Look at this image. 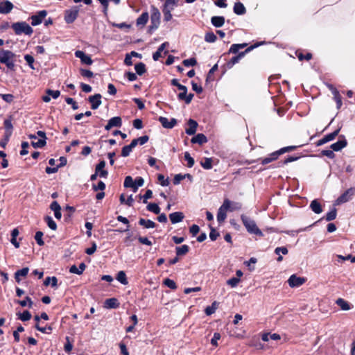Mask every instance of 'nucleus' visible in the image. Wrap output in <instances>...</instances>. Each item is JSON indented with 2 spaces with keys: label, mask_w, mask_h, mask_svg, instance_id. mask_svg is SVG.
<instances>
[{
  "label": "nucleus",
  "mask_w": 355,
  "mask_h": 355,
  "mask_svg": "<svg viewBox=\"0 0 355 355\" xmlns=\"http://www.w3.org/2000/svg\"><path fill=\"white\" fill-rule=\"evenodd\" d=\"M321 154H322V155L326 156L329 159H334L336 156L335 153H334V150L332 149L331 150H330V149L322 150L321 151Z\"/></svg>",
  "instance_id": "57"
},
{
  "label": "nucleus",
  "mask_w": 355,
  "mask_h": 355,
  "mask_svg": "<svg viewBox=\"0 0 355 355\" xmlns=\"http://www.w3.org/2000/svg\"><path fill=\"white\" fill-rule=\"evenodd\" d=\"M86 268L85 263L82 262L79 264L78 268L76 265H73L69 268V272L76 275H81Z\"/></svg>",
  "instance_id": "24"
},
{
  "label": "nucleus",
  "mask_w": 355,
  "mask_h": 355,
  "mask_svg": "<svg viewBox=\"0 0 355 355\" xmlns=\"http://www.w3.org/2000/svg\"><path fill=\"white\" fill-rule=\"evenodd\" d=\"M106 185L103 181H99L98 184L92 185V189L94 191H103L105 189Z\"/></svg>",
  "instance_id": "52"
},
{
  "label": "nucleus",
  "mask_w": 355,
  "mask_h": 355,
  "mask_svg": "<svg viewBox=\"0 0 355 355\" xmlns=\"http://www.w3.org/2000/svg\"><path fill=\"white\" fill-rule=\"evenodd\" d=\"M184 215L181 211H176L169 214V218L172 224H176L183 220Z\"/></svg>",
  "instance_id": "20"
},
{
  "label": "nucleus",
  "mask_w": 355,
  "mask_h": 355,
  "mask_svg": "<svg viewBox=\"0 0 355 355\" xmlns=\"http://www.w3.org/2000/svg\"><path fill=\"white\" fill-rule=\"evenodd\" d=\"M132 150V149L128 145L123 146L121 150V156L124 157H128Z\"/></svg>",
  "instance_id": "64"
},
{
  "label": "nucleus",
  "mask_w": 355,
  "mask_h": 355,
  "mask_svg": "<svg viewBox=\"0 0 355 355\" xmlns=\"http://www.w3.org/2000/svg\"><path fill=\"white\" fill-rule=\"evenodd\" d=\"M233 10L237 15H243L246 13L245 7L241 2H236L234 3Z\"/></svg>",
  "instance_id": "28"
},
{
  "label": "nucleus",
  "mask_w": 355,
  "mask_h": 355,
  "mask_svg": "<svg viewBox=\"0 0 355 355\" xmlns=\"http://www.w3.org/2000/svg\"><path fill=\"white\" fill-rule=\"evenodd\" d=\"M212 162V158L205 157L203 161L200 162V165L204 169L209 170L213 167Z\"/></svg>",
  "instance_id": "37"
},
{
  "label": "nucleus",
  "mask_w": 355,
  "mask_h": 355,
  "mask_svg": "<svg viewBox=\"0 0 355 355\" xmlns=\"http://www.w3.org/2000/svg\"><path fill=\"white\" fill-rule=\"evenodd\" d=\"M306 279L304 277H297L296 275H292L288 279L289 286L291 288L299 287L302 286Z\"/></svg>",
  "instance_id": "11"
},
{
  "label": "nucleus",
  "mask_w": 355,
  "mask_h": 355,
  "mask_svg": "<svg viewBox=\"0 0 355 355\" xmlns=\"http://www.w3.org/2000/svg\"><path fill=\"white\" fill-rule=\"evenodd\" d=\"M225 21V17L223 16H214L211 18V23L216 28L222 27Z\"/></svg>",
  "instance_id": "25"
},
{
  "label": "nucleus",
  "mask_w": 355,
  "mask_h": 355,
  "mask_svg": "<svg viewBox=\"0 0 355 355\" xmlns=\"http://www.w3.org/2000/svg\"><path fill=\"white\" fill-rule=\"evenodd\" d=\"M101 95L100 94H96L93 96H90L88 98V101L91 103V108L92 110H96L101 105Z\"/></svg>",
  "instance_id": "13"
},
{
  "label": "nucleus",
  "mask_w": 355,
  "mask_h": 355,
  "mask_svg": "<svg viewBox=\"0 0 355 355\" xmlns=\"http://www.w3.org/2000/svg\"><path fill=\"white\" fill-rule=\"evenodd\" d=\"M139 224L141 226H144L145 228L150 229V228H154L156 226V224L155 222H153L151 220H146L144 218H140L139 220Z\"/></svg>",
  "instance_id": "31"
},
{
  "label": "nucleus",
  "mask_w": 355,
  "mask_h": 355,
  "mask_svg": "<svg viewBox=\"0 0 355 355\" xmlns=\"http://www.w3.org/2000/svg\"><path fill=\"white\" fill-rule=\"evenodd\" d=\"M146 209L148 211H151L155 214H159L160 212V208L156 203H149L147 205Z\"/></svg>",
  "instance_id": "43"
},
{
  "label": "nucleus",
  "mask_w": 355,
  "mask_h": 355,
  "mask_svg": "<svg viewBox=\"0 0 355 355\" xmlns=\"http://www.w3.org/2000/svg\"><path fill=\"white\" fill-rule=\"evenodd\" d=\"M35 328L43 334H50L53 330V327L51 325L46 327H40V324H35Z\"/></svg>",
  "instance_id": "42"
},
{
  "label": "nucleus",
  "mask_w": 355,
  "mask_h": 355,
  "mask_svg": "<svg viewBox=\"0 0 355 355\" xmlns=\"http://www.w3.org/2000/svg\"><path fill=\"white\" fill-rule=\"evenodd\" d=\"M189 251V247L187 245H182L175 248V252L177 256L185 255Z\"/></svg>",
  "instance_id": "33"
},
{
  "label": "nucleus",
  "mask_w": 355,
  "mask_h": 355,
  "mask_svg": "<svg viewBox=\"0 0 355 355\" xmlns=\"http://www.w3.org/2000/svg\"><path fill=\"white\" fill-rule=\"evenodd\" d=\"M150 12L151 25L149 26L150 31L157 29L160 23V12L159 9L155 6H151Z\"/></svg>",
  "instance_id": "5"
},
{
  "label": "nucleus",
  "mask_w": 355,
  "mask_h": 355,
  "mask_svg": "<svg viewBox=\"0 0 355 355\" xmlns=\"http://www.w3.org/2000/svg\"><path fill=\"white\" fill-rule=\"evenodd\" d=\"M46 15L47 12L45 10H40L36 15H32L31 17V25L35 26L40 24Z\"/></svg>",
  "instance_id": "8"
},
{
  "label": "nucleus",
  "mask_w": 355,
  "mask_h": 355,
  "mask_svg": "<svg viewBox=\"0 0 355 355\" xmlns=\"http://www.w3.org/2000/svg\"><path fill=\"white\" fill-rule=\"evenodd\" d=\"M149 18L148 13L147 12H143L137 19V26H144L148 22Z\"/></svg>",
  "instance_id": "30"
},
{
  "label": "nucleus",
  "mask_w": 355,
  "mask_h": 355,
  "mask_svg": "<svg viewBox=\"0 0 355 355\" xmlns=\"http://www.w3.org/2000/svg\"><path fill=\"white\" fill-rule=\"evenodd\" d=\"M309 207L315 214H319L322 212V206L317 199L312 200Z\"/></svg>",
  "instance_id": "29"
},
{
  "label": "nucleus",
  "mask_w": 355,
  "mask_h": 355,
  "mask_svg": "<svg viewBox=\"0 0 355 355\" xmlns=\"http://www.w3.org/2000/svg\"><path fill=\"white\" fill-rule=\"evenodd\" d=\"M184 159L187 162V166L191 168L194 165V159L191 156L189 152L184 153Z\"/></svg>",
  "instance_id": "50"
},
{
  "label": "nucleus",
  "mask_w": 355,
  "mask_h": 355,
  "mask_svg": "<svg viewBox=\"0 0 355 355\" xmlns=\"http://www.w3.org/2000/svg\"><path fill=\"white\" fill-rule=\"evenodd\" d=\"M354 188H349L347 189L343 194H341L336 200L335 205H338L349 201L352 196L354 195Z\"/></svg>",
  "instance_id": "7"
},
{
  "label": "nucleus",
  "mask_w": 355,
  "mask_h": 355,
  "mask_svg": "<svg viewBox=\"0 0 355 355\" xmlns=\"http://www.w3.org/2000/svg\"><path fill=\"white\" fill-rule=\"evenodd\" d=\"M347 145V141L345 139V136L340 135L339 137V139L336 142L332 144L330 146V148L334 151L338 152V151L341 150L345 147H346Z\"/></svg>",
  "instance_id": "10"
},
{
  "label": "nucleus",
  "mask_w": 355,
  "mask_h": 355,
  "mask_svg": "<svg viewBox=\"0 0 355 355\" xmlns=\"http://www.w3.org/2000/svg\"><path fill=\"white\" fill-rule=\"evenodd\" d=\"M232 201L228 199H225L223 205L218 208L217 212V221L222 223L227 218V211L230 209Z\"/></svg>",
  "instance_id": "4"
},
{
  "label": "nucleus",
  "mask_w": 355,
  "mask_h": 355,
  "mask_svg": "<svg viewBox=\"0 0 355 355\" xmlns=\"http://www.w3.org/2000/svg\"><path fill=\"white\" fill-rule=\"evenodd\" d=\"M182 63L185 67H193L197 64V60L195 58H191L189 59L184 60Z\"/></svg>",
  "instance_id": "54"
},
{
  "label": "nucleus",
  "mask_w": 355,
  "mask_h": 355,
  "mask_svg": "<svg viewBox=\"0 0 355 355\" xmlns=\"http://www.w3.org/2000/svg\"><path fill=\"white\" fill-rule=\"evenodd\" d=\"M218 303L216 301H214L211 306H208L205 309V313L207 315H211L214 313H215L216 310L218 309Z\"/></svg>",
  "instance_id": "34"
},
{
  "label": "nucleus",
  "mask_w": 355,
  "mask_h": 355,
  "mask_svg": "<svg viewBox=\"0 0 355 355\" xmlns=\"http://www.w3.org/2000/svg\"><path fill=\"white\" fill-rule=\"evenodd\" d=\"M189 128L185 130V132L189 135H193L198 127V123L193 120L190 119L188 121Z\"/></svg>",
  "instance_id": "21"
},
{
  "label": "nucleus",
  "mask_w": 355,
  "mask_h": 355,
  "mask_svg": "<svg viewBox=\"0 0 355 355\" xmlns=\"http://www.w3.org/2000/svg\"><path fill=\"white\" fill-rule=\"evenodd\" d=\"M46 95L42 96V101L45 103H49L51 101V96L53 99H57L60 95V92L59 90L48 89L46 90Z\"/></svg>",
  "instance_id": "17"
},
{
  "label": "nucleus",
  "mask_w": 355,
  "mask_h": 355,
  "mask_svg": "<svg viewBox=\"0 0 355 355\" xmlns=\"http://www.w3.org/2000/svg\"><path fill=\"white\" fill-rule=\"evenodd\" d=\"M192 144H198L202 145L207 142V137L202 133H198L193 137H192L191 140Z\"/></svg>",
  "instance_id": "26"
},
{
  "label": "nucleus",
  "mask_w": 355,
  "mask_h": 355,
  "mask_svg": "<svg viewBox=\"0 0 355 355\" xmlns=\"http://www.w3.org/2000/svg\"><path fill=\"white\" fill-rule=\"evenodd\" d=\"M209 227L210 228L209 238L213 241H216L219 236V233L211 225H209Z\"/></svg>",
  "instance_id": "56"
},
{
  "label": "nucleus",
  "mask_w": 355,
  "mask_h": 355,
  "mask_svg": "<svg viewBox=\"0 0 355 355\" xmlns=\"http://www.w3.org/2000/svg\"><path fill=\"white\" fill-rule=\"evenodd\" d=\"M337 216V209L335 207H333L324 217L327 221H331L336 218Z\"/></svg>",
  "instance_id": "40"
},
{
  "label": "nucleus",
  "mask_w": 355,
  "mask_h": 355,
  "mask_svg": "<svg viewBox=\"0 0 355 355\" xmlns=\"http://www.w3.org/2000/svg\"><path fill=\"white\" fill-rule=\"evenodd\" d=\"M194 95L193 94L190 93L187 94V92H181L178 94V98L179 101H184L186 104H189Z\"/></svg>",
  "instance_id": "22"
},
{
  "label": "nucleus",
  "mask_w": 355,
  "mask_h": 355,
  "mask_svg": "<svg viewBox=\"0 0 355 355\" xmlns=\"http://www.w3.org/2000/svg\"><path fill=\"white\" fill-rule=\"evenodd\" d=\"M240 281L241 279L239 277H232L227 281V284L230 286L232 288H235L237 286Z\"/></svg>",
  "instance_id": "53"
},
{
  "label": "nucleus",
  "mask_w": 355,
  "mask_h": 355,
  "mask_svg": "<svg viewBox=\"0 0 355 355\" xmlns=\"http://www.w3.org/2000/svg\"><path fill=\"white\" fill-rule=\"evenodd\" d=\"M12 116H9L3 121V125L6 129V134H7L8 135H11L12 132L13 126H12Z\"/></svg>",
  "instance_id": "27"
},
{
  "label": "nucleus",
  "mask_w": 355,
  "mask_h": 355,
  "mask_svg": "<svg viewBox=\"0 0 355 355\" xmlns=\"http://www.w3.org/2000/svg\"><path fill=\"white\" fill-rule=\"evenodd\" d=\"M65 101L68 105H71V107L73 110H76L78 109V105L77 103L73 100V98L71 97H67L65 98Z\"/></svg>",
  "instance_id": "58"
},
{
  "label": "nucleus",
  "mask_w": 355,
  "mask_h": 355,
  "mask_svg": "<svg viewBox=\"0 0 355 355\" xmlns=\"http://www.w3.org/2000/svg\"><path fill=\"white\" fill-rule=\"evenodd\" d=\"M282 155L279 150H276L270 154H269L266 157L261 158V163L263 165L268 164L272 161H275L278 159V157Z\"/></svg>",
  "instance_id": "15"
},
{
  "label": "nucleus",
  "mask_w": 355,
  "mask_h": 355,
  "mask_svg": "<svg viewBox=\"0 0 355 355\" xmlns=\"http://www.w3.org/2000/svg\"><path fill=\"white\" fill-rule=\"evenodd\" d=\"M79 6H74L64 12V21L67 24L73 23L78 17Z\"/></svg>",
  "instance_id": "6"
},
{
  "label": "nucleus",
  "mask_w": 355,
  "mask_h": 355,
  "mask_svg": "<svg viewBox=\"0 0 355 355\" xmlns=\"http://www.w3.org/2000/svg\"><path fill=\"white\" fill-rule=\"evenodd\" d=\"M101 4L103 8V13L104 16L107 17L108 14V6H109V0H97Z\"/></svg>",
  "instance_id": "46"
},
{
  "label": "nucleus",
  "mask_w": 355,
  "mask_h": 355,
  "mask_svg": "<svg viewBox=\"0 0 355 355\" xmlns=\"http://www.w3.org/2000/svg\"><path fill=\"white\" fill-rule=\"evenodd\" d=\"M123 186L125 188H132L134 191V180L131 176H126L125 178Z\"/></svg>",
  "instance_id": "45"
},
{
  "label": "nucleus",
  "mask_w": 355,
  "mask_h": 355,
  "mask_svg": "<svg viewBox=\"0 0 355 355\" xmlns=\"http://www.w3.org/2000/svg\"><path fill=\"white\" fill-rule=\"evenodd\" d=\"M340 129L338 128V129L336 130L335 131H334L333 132L327 134L325 136H324L322 139H319L316 142V146H322L324 144L334 140L336 138V137L338 136V135L340 132Z\"/></svg>",
  "instance_id": "9"
},
{
  "label": "nucleus",
  "mask_w": 355,
  "mask_h": 355,
  "mask_svg": "<svg viewBox=\"0 0 355 355\" xmlns=\"http://www.w3.org/2000/svg\"><path fill=\"white\" fill-rule=\"evenodd\" d=\"M336 304L343 311H348L351 309L350 304L348 302L343 298H338L336 301Z\"/></svg>",
  "instance_id": "32"
},
{
  "label": "nucleus",
  "mask_w": 355,
  "mask_h": 355,
  "mask_svg": "<svg viewBox=\"0 0 355 355\" xmlns=\"http://www.w3.org/2000/svg\"><path fill=\"white\" fill-rule=\"evenodd\" d=\"M175 6H175L174 4H172L169 1L166 0L163 6L162 11L168 10L169 12H171V11L173 10V9L175 8Z\"/></svg>",
  "instance_id": "59"
},
{
  "label": "nucleus",
  "mask_w": 355,
  "mask_h": 355,
  "mask_svg": "<svg viewBox=\"0 0 355 355\" xmlns=\"http://www.w3.org/2000/svg\"><path fill=\"white\" fill-rule=\"evenodd\" d=\"M14 6L12 3L8 0H3L0 2V13L8 14L11 12Z\"/></svg>",
  "instance_id": "18"
},
{
  "label": "nucleus",
  "mask_w": 355,
  "mask_h": 355,
  "mask_svg": "<svg viewBox=\"0 0 355 355\" xmlns=\"http://www.w3.org/2000/svg\"><path fill=\"white\" fill-rule=\"evenodd\" d=\"M153 196V191L150 189H147L144 196L139 195L140 199L143 198V203H147V200L151 198Z\"/></svg>",
  "instance_id": "51"
},
{
  "label": "nucleus",
  "mask_w": 355,
  "mask_h": 355,
  "mask_svg": "<svg viewBox=\"0 0 355 355\" xmlns=\"http://www.w3.org/2000/svg\"><path fill=\"white\" fill-rule=\"evenodd\" d=\"M241 220L248 233L259 236L260 237L263 236V232L257 227L255 221L253 219L245 214H241Z\"/></svg>",
  "instance_id": "1"
},
{
  "label": "nucleus",
  "mask_w": 355,
  "mask_h": 355,
  "mask_svg": "<svg viewBox=\"0 0 355 355\" xmlns=\"http://www.w3.org/2000/svg\"><path fill=\"white\" fill-rule=\"evenodd\" d=\"M80 73L82 76L88 78H90L93 77V76H94L93 72L89 69H80Z\"/></svg>",
  "instance_id": "61"
},
{
  "label": "nucleus",
  "mask_w": 355,
  "mask_h": 355,
  "mask_svg": "<svg viewBox=\"0 0 355 355\" xmlns=\"http://www.w3.org/2000/svg\"><path fill=\"white\" fill-rule=\"evenodd\" d=\"M135 69L136 71V74L139 76H141L146 71V65L143 62H139L135 65Z\"/></svg>",
  "instance_id": "35"
},
{
  "label": "nucleus",
  "mask_w": 355,
  "mask_h": 355,
  "mask_svg": "<svg viewBox=\"0 0 355 355\" xmlns=\"http://www.w3.org/2000/svg\"><path fill=\"white\" fill-rule=\"evenodd\" d=\"M122 125V119L120 116H114L111 118L107 125L105 126L106 130H110L114 127L120 128Z\"/></svg>",
  "instance_id": "14"
},
{
  "label": "nucleus",
  "mask_w": 355,
  "mask_h": 355,
  "mask_svg": "<svg viewBox=\"0 0 355 355\" xmlns=\"http://www.w3.org/2000/svg\"><path fill=\"white\" fill-rule=\"evenodd\" d=\"M11 28L17 35L24 34L31 35L33 33L32 27L26 21H18L12 24Z\"/></svg>",
  "instance_id": "2"
},
{
  "label": "nucleus",
  "mask_w": 355,
  "mask_h": 355,
  "mask_svg": "<svg viewBox=\"0 0 355 355\" xmlns=\"http://www.w3.org/2000/svg\"><path fill=\"white\" fill-rule=\"evenodd\" d=\"M116 279L123 285H127L128 284L126 275L123 270H121L117 273Z\"/></svg>",
  "instance_id": "38"
},
{
  "label": "nucleus",
  "mask_w": 355,
  "mask_h": 355,
  "mask_svg": "<svg viewBox=\"0 0 355 355\" xmlns=\"http://www.w3.org/2000/svg\"><path fill=\"white\" fill-rule=\"evenodd\" d=\"M24 60H26V62H27L28 65L30 67L31 69H35V67H34V58L29 55V54H26L24 55Z\"/></svg>",
  "instance_id": "55"
},
{
  "label": "nucleus",
  "mask_w": 355,
  "mask_h": 355,
  "mask_svg": "<svg viewBox=\"0 0 355 355\" xmlns=\"http://www.w3.org/2000/svg\"><path fill=\"white\" fill-rule=\"evenodd\" d=\"M15 55L13 52L9 50H0V63L6 64L10 60L15 58Z\"/></svg>",
  "instance_id": "12"
},
{
  "label": "nucleus",
  "mask_w": 355,
  "mask_h": 355,
  "mask_svg": "<svg viewBox=\"0 0 355 355\" xmlns=\"http://www.w3.org/2000/svg\"><path fill=\"white\" fill-rule=\"evenodd\" d=\"M120 304L116 298L112 297L105 301L104 306L107 309H117Z\"/></svg>",
  "instance_id": "23"
},
{
  "label": "nucleus",
  "mask_w": 355,
  "mask_h": 355,
  "mask_svg": "<svg viewBox=\"0 0 355 355\" xmlns=\"http://www.w3.org/2000/svg\"><path fill=\"white\" fill-rule=\"evenodd\" d=\"M329 88L332 92V94L334 95V98L336 103L337 109H340L343 105V103H342V97H341L339 92L336 88H334L331 85L329 86Z\"/></svg>",
  "instance_id": "19"
},
{
  "label": "nucleus",
  "mask_w": 355,
  "mask_h": 355,
  "mask_svg": "<svg viewBox=\"0 0 355 355\" xmlns=\"http://www.w3.org/2000/svg\"><path fill=\"white\" fill-rule=\"evenodd\" d=\"M158 180L162 187H167L169 184L168 178H165L162 174L158 175Z\"/></svg>",
  "instance_id": "62"
},
{
  "label": "nucleus",
  "mask_w": 355,
  "mask_h": 355,
  "mask_svg": "<svg viewBox=\"0 0 355 355\" xmlns=\"http://www.w3.org/2000/svg\"><path fill=\"white\" fill-rule=\"evenodd\" d=\"M163 284L172 290H175L177 288L176 283L173 279L169 278L165 279L163 282Z\"/></svg>",
  "instance_id": "47"
},
{
  "label": "nucleus",
  "mask_w": 355,
  "mask_h": 355,
  "mask_svg": "<svg viewBox=\"0 0 355 355\" xmlns=\"http://www.w3.org/2000/svg\"><path fill=\"white\" fill-rule=\"evenodd\" d=\"M159 121L164 128L171 129L177 124V120L174 118L169 121L166 117L159 116Z\"/></svg>",
  "instance_id": "16"
},
{
  "label": "nucleus",
  "mask_w": 355,
  "mask_h": 355,
  "mask_svg": "<svg viewBox=\"0 0 355 355\" xmlns=\"http://www.w3.org/2000/svg\"><path fill=\"white\" fill-rule=\"evenodd\" d=\"M17 304H19L22 307H25L26 306H28V308H32L33 305V302L31 300V298L28 296H26L24 300H18L16 302Z\"/></svg>",
  "instance_id": "36"
},
{
  "label": "nucleus",
  "mask_w": 355,
  "mask_h": 355,
  "mask_svg": "<svg viewBox=\"0 0 355 355\" xmlns=\"http://www.w3.org/2000/svg\"><path fill=\"white\" fill-rule=\"evenodd\" d=\"M144 180L141 177H137L134 180V192H136L139 187L144 185Z\"/></svg>",
  "instance_id": "49"
},
{
  "label": "nucleus",
  "mask_w": 355,
  "mask_h": 355,
  "mask_svg": "<svg viewBox=\"0 0 355 355\" xmlns=\"http://www.w3.org/2000/svg\"><path fill=\"white\" fill-rule=\"evenodd\" d=\"M17 315H18L19 319L23 322L28 321L31 318V314L27 310L24 311L23 313H17Z\"/></svg>",
  "instance_id": "44"
},
{
  "label": "nucleus",
  "mask_w": 355,
  "mask_h": 355,
  "mask_svg": "<svg viewBox=\"0 0 355 355\" xmlns=\"http://www.w3.org/2000/svg\"><path fill=\"white\" fill-rule=\"evenodd\" d=\"M263 42H258L255 43L249 47H248L244 51L239 53L237 55L233 56L227 63H226V67L227 69H231L234 67V64L238 63L241 59H242L245 55L251 51H252L254 49L259 46Z\"/></svg>",
  "instance_id": "3"
},
{
  "label": "nucleus",
  "mask_w": 355,
  "mask_h": 355,
  "mask_svg": "<svg viewBox=\"0 0 355 355\" xmlns=\"http://www.w3.org/2000/svg\"><path fill=\"white\" fill-rule=\"evenodd\" d=\"M46 144V141L44 139H39L37 141L34 142L32 141L31 145L37 148H42L44 147Z\"/></svg>",
  "instance_id": "63"
},
{
  "label": "nucleus",
  "mask_w": 355,
  "mask_h": 355,
  "mask_svg": "<svg viewBox=\"0 0 355 355\" xmlns=\"http://www.w3.org/2000/svg\"><path fill=\"white\" fill-rule=\"evenodd\" d=\"M220 334L218 332H215L214 334V336L211 339V344L213 346L217 347L218 346V340L220 339Z\"/></svg>",
  "instance_id": "60"
},
{
  "label": "nucleus",
  "mask_w": 355,
  "mask_h": 355,
  "mask_svg": "<svg viewBox=\"0 0 355 355\" xmlns=\"http://www.w3.org/2000/svg\"><path fill=\"white\" fill-rule=\"evenodd\" d=\"M217 37L214 32H207L205 35V41L208 43H214L216 41Z\"/></svg>",
  "instance_id": "41"
},
{
  "label": "nucleus",
  "mask_w": 355,
  "mask_h": 355,
  "mask_svg": "<svg viewBox=\"0 0 355 355\" xmlns=\"http://www.w3.org/2000/svg\"><path fill=\"white\" fill-rule=\"evenodd\" d=\"M43 235H44V234L41 231L36 232L35 235V239L37 243L40 246H42V245H44V241L42 239Z\"/></svg>",
  "instance_id": "48"
},
{
  "label": "nucleus",
  "mask_w": 355,
  "mask_h": 355,
  "mask_svg": "<svg viewBox=\"0 0 355 355\" xmlns=\"http://www.w3.org/2000/svg\"><path fill=\"white\" fill-rule=\"evenodd\" d=\"M44 221L46 223L48 227L52 230H56L57 224L51 216H46L44 217Z\"/></svg>",
  "instance_id": "39"
}]
</instances>
